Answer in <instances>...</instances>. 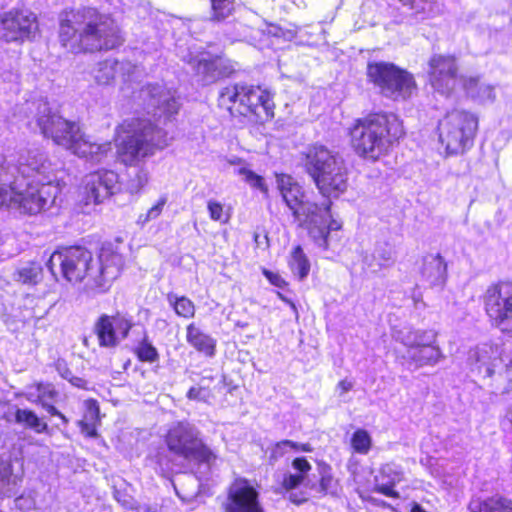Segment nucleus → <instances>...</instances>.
Masks as SVG:
<instances>
[{"label":"nucleus","instance_id":"11","mask_svg":"<svg viewBox=\"0 0 512 512\" xmlns=\"http://www.w3.org/2000/svg\"><path fill=\"white\" fill-rule=\"evenodd\" d=\"M367 81L393 101L410 99L418 90L414 75L392 62L373 61L366 67Z\"/></svg>","mask_w":512,"mask_h":512},{"label":"nucleus","instance_id":"64","mask_svg":"<svg viewBox=\"0 0 512 512\" xmlns=\"http://www.w3.org/2000/svg\"><path fill=\"white\" fill-rule=\"evenodd\" d=\"M304 501L305 500H299V501H295V503L299 505V504L303 503Z\"/></svg>","mask_w":512,"mask_h":512},{"label":"nucleus","instance_id":"47","mask_svg":"<svg viewBox=\"0 0 512 512\" xmlns=\"http://www.w3.org/2000/svg\"><path fill=\"white\" fill-rule=\"evenodd\" d=\"M367 501L369 503H371L372 505L376 506V507H380V508H383V509H390L392 510V506L387 503L386 501H383V500H379V499H376V498H373V497H369L367 498Z\"/></svg>","mask_w":512,"mask_h":512},{"label":"nucleus","instance_id":"22","mask_svg":"<svg viewBox=\"0 0 512 512\" xmlns=\"http://www.w3.org/2000/svg\"><path fill=\"white\" fill-rule=\"evenodd\" d=\"M380 474L388 479L386 484H375L373 491L389 498L399 499L400 493L396 490V484L403 480V472L393 463H385L379 469Z\"/></svg>","mask_w":512,"mask_h":512},{"label":"nucleus","instance_id":"63","mask_svg":"<svg viewBox=\"0 0 512 512\" xmlns=\"http://www.w3.org/2000/svg\"><path fill=\"white\" fill-rule=\"evenodd\" d=\"M187 395H188L189 397H191V395H192V388L188 390Z\"/></svg>","mask_w":512,"mask_h":512},{"label":"nucleus","instance_id":"40","mask_svg":"<svg viewBox=\"0 0 512 512\" xmlns=\"http://www.w3.org/2000/svg\"><path fill=\"white\" fill-rule=\"evenodd\" d=\"M215 459L216 456L207 446L194 441V461L210 465Z\"/></svg>","mask_w":512,"mask_h":512},{"label":"nucleus","instance_id":"12","mask_svg":"<svg viewBox=\"0 0 512 512\" xmlns=\"http://www.w3.org/2000/svg\"><path fill=\"white\" fill-rule=\"evenodd\" d=\"M38 30V18L32 11L12 8L0 13V41L23 44L33 40Z\"/></svg>","mask_w":512,"mask_h":512},{"label":"nucleus","instance_id":"57","mask_svg":"<svg viewBox=\"0 0 512 512\" xmlns=\"http://www.w3.org/2000/svg\"><path fill=\"white\" fill-rule=\"evenodd\" d=\"M298 451L312 452L313 448L309 443H302V444H299Z\"/></svg>","mask_w":512,"mask_h":512},{"label":"nucleus","instance_id":"41","mask_svg":"<svg viewBox=\"0 0 512 512\" xmlns=\"http://www.w3.org/2000/svg\"><path fill=\"white\" fill-rule=\"evenodd\" d=\"M261 272L270 285L284 290H287L289 288V282L285 278H283L278 272L271 271L267 268H262Z\"/></svg>","mask_w":512,"mask_h":512},{"label":"nucleus","instance_id":"50","mask_svg":"<svg viewBox=\"0 0 512 512\" xmlns=\"http://www.w3.org/2000/svg\"><path fill=\"white\" fill-rule=\"evenodd\" d=\"M277 297L283 301L285 304H287L296 314L298 313L296 304L289 298H287L283 293L277 292Z\"/></svg>","mask_w":512,"mask_h":512},{"label":"nucleus","instance_id":"2","mask_svg":"<svg viewBox=\"0 0 512 512\" xmlns=\"http://www.w3.org/2000/svg\"><path fill=\"white\" fill-rule=\"evenodd\" d=\"M100 264L93 253L83 245H62L56 248L47 261L52 271L58 265L62 278L71 284L86 281L88 288L96 293L107 292L125 267V258L112 247H103Z\"/></svg>","mask_w":512,"mask_h":512},{"label":"nucleus","instance_id":"29","mask_svg":"<svg viewBox=\"0 0 512 512\" xmlns=\"http://www.w3.org/2000/svg\"><path fill=\"white\" fill-rule=\"evenodd\" d=\"M372 437L370 433L363 429H356L350 438V446L354 453L366 455L372 448Z\"/></svg>","mask_w":512,"mask_h":512},{"label":"nucleus","instance_id":"48","mask_svg":"<svg viewBox=\"0 0 512 512\" xmlns=\"http://www.w3.org/2000/svg\"><path fill=\"white\" fill-rule=\"evenodd\" d=\"M50 416H59L60 410L56 408L53 404H48L47 402L39 404Z\"/></svg>","mask_w":512,"mask_h":512},{"label":"nucleus","instance_id":"8","mask_svg":"<svg viewBox=\"0 0 512 512\" xmlns=\"http://www.w3.org/2000/svg\"><path fill=\"white\" fill-rule=\"evenodd\" d=\"M37 124L46 137L79 158L99 163L112 149L110 141L98 143L84 133L78 123L50 111L41 114Z\"/></svg>","mask_w":512,"mask_h":512},{"label":"nucleus","instance_id":"26","mask_svg":"<svg viewBox=\"0 0 512 512\" xmlns=\"http://www.w3.org/2000/svg\"><path fill=\"white\" fill-rule=\"evenodd\" d=\"M288 265L292 271H297V277L300 281L304 280L310 272V263L302 247L296 245L291 251V259Z\"/></svg>","mask_w":512,"mask_h":512},{"label":"nucleus","instance_id":"14","mask_svg":"<svg viewBox=\"0 0 512 512\" xmlns=\"http://www.w3.org/2000/svg\"><path fill=\"white\" fill-rule=\"evenodd\" d=\"M133 327L131 317L122 312L101 314L94 323L93 331L101 348H116L125 340Z\"/></svg>","mask_w":512,"mask_h":512},{"label":"nucleus","instance_id":"49","mask_svg":"<svg viewBox=\"0 0 512 512\" xmlns=\"http://www.w3.org/2000/svg\"><path fill=\"white\" fill-rule=\"evenodd\" d=\"M501 423L508 425L512 429V405L506 409L501 418Z\"/></svg>","mask_w":512,"mask_h":512},{"label":"nucleus","instance_id":"6","mask_svg":"<svg viewBox=\"0 0 512 512\" xmlns=\"http://www.w3.org/2000/svg\"><path fill=\"white\" fill-rule=\"evenodd\" d=\"M117 160L126 167L137 166L167 146V133L149 118L123 120L114 130Z\"/></svg>","mask_w":512,"mask_h":512},{"label":"nucleus","instance_id":"52","mask_svg":"<svg viewBox=\"0 0 512 512\" xmlns=\"http://www.w3.org/2000/svg\"><path fill=\"white\" fill-rule=\"evenodd\" d=\"M269 33L273 34L276 37L284 35L283 30L276 25H270Z\"/></svg>","mask_w":512,"mask_h":512},{"label":"nucleus","instance_id":"60","mask_svg":"<svg viewBox=\"0 0 512 512\" xmlns=\"http://www.w3.org/2000/svg\"><path fill=\"white\" fill-rule=\"evenodd\" d=\"M187 340L192 341V324L187 326Z\"/></svg>","mask_w":512,"mask_h":512},{"label":"nucleus","instance_id":"35","mask_svg":"<svg viewBox=\"0 0 512 512\" xmlns=\"http://www.w3.org/2000/svg\"><path fill=\"white\" fill-rule=\"evenodd\" d=\"M33 387L37 391V404L53 401L58 396V391L51 383L36 382L33 384Z\"/></svg>","mask_w":512,"mask_h":512},{"label":"nucleus","instance_id":"38","mask_svg":"<svg viewBox=\"0 0 512 512\" xmlns=\"http://www.w3.org/2000/svg\"><path fill=\"white\" fill-rule=\"evenodd\" d=\"M165 204V197H161L160 199H158V201L146 213L140 214L138 216L137 224L140 226H144L149 221L158 218L161 215Z\"/></svg>","mask_w":512,"mask_h":512},{"label":"nucleus","instance_id":"18","mask_svg":"<svg viewBox=\"0 0 512 512\" xmlns=\"http://www.w3.org/2000/svg\"><path fill=\"white\" fill-rule=\"evenodd\" d=\"M195 71L200 80L206 84L219 79L230 78L236 75L238 69L235 62L223 56L208 55L197 61Z\"/></svg>","mask_w":512,"mask_h":512},{"label":"nucleus","instance_id":"16","mask_svg":"<svg viewBox=\"0 0 512 512\" xmlns=\"http://www.w3.org/2000/svg\"><path fill=\"white\" fill-rule=\"evenodd\" d=\"M118 175L107 169L88 173L82 182L81 193L85 204H100L114 193Z\"/></svg>","mask_w":512,"mask_h":512},{"label":"nucleus","instance_id":"23","mask_svg":"<svg viewBox=\"0 0 512 512\" xmlns=\"http://www.w3.org/2000/svg\"><path fill=\"white\" fill-rule=\"evenodd\" d=\"M84 419L78 422L82 434L87 438L98 437L97 425L100 423V407L96 399H87L84 402Z\"/></svg>","mask_w":512,"mask_h":512},{"label":"nucleus","instance_id":"15","mask_svg":"<svg viewBox=\"0 0 512 512\" xmlns=\"http://www.w3.org/2000/svg\"><path fill=\"white\" fill-rule=\"evenodd\" d=\"M224 512H265L260 495L251 481L236 477L227 489Z\"/></svg>","mask_w":512,"mask_h":512},{"label":"nucleus","instance_id":"54","mask_svg":"<svg viewBox=\"0 0 512 512\" xmlns=\"http://www.w3.org/2000/svg\"><path fill=\"white\" fill-rule=\"evenodd\" d=\"M410 512H427L419 503L412 502L410 504Z\"/></svg>","mask_w":512,"mask_h":512},{"label":"nucleus","instance_id":"36","mask_svg":"<svg viewBox=\"0 0 512 512\" xmlns=\"http://www.w3.org/2000/svg\"><path fill=\"white\" fill-rule=\"evenodd\" d=\"M168 300L172 304L177 315L190 318L192 316V302L187 297H176L168 295Z\"/></svg>","mask_w":512,"mask_h":512},{"label":"nucleus","instance_id":"10","mask_svg":"<svg viewBox=\"0 0 512 512\" xmlns=\"http://www.w3.org/2000/svg\"><path fill=\"white\" fill-rule=\"evenodd\" d=\"M45 162L36 157L27 158L19 163V170L32 178L27 181L24 189L20 190L19 212L33 216L48 210L55 202L58 187L50 179L44 181L46 173Z\"/></svg>","mask_w":512,"mask_h":512},{"label":"nucleus","instance_id":"19","mask_svg":"<svg viewBox=\"0 0 512 512\" xmlns=\"http://www.w3.org/2000/svg\"><path fill=\"white\" fill-rule=\"evenodd\" d=\"M420 274L429 286H443L447 280V264L439 253L428 254L423 257Z\"/></svg>","mask_w":512,"mask_h":512},{"label":"nucleus","instance_id":"59","mask_svg":"<svg viewBox=\"0 0 512 512\" xmlns=\"http://www.w3.org/2000/svg\"><path fill=\"white\" fill-rule=\"evenodd\" d=\"M57 418H59L64 425H67L69 423V419L62 412H60Z\"/></svg>","mask_w":512,"mask_h":512},{"label":"nucleus","instance_id":"25","mask_svg":"<svg viewBox=\"0 0 512 512\" xmlns=\"http://www.w3.org/2000/svg\"><path fill=\"white\" fill-rule=\"evenodd\" d=\"M14 421L38 434L49 432L48 424L29 408H17L14 412Z\"/></svg>","mask_w":512,"mask_h":512},{"label":"nucleus","instance_id":"56","mask_svg":"<svg viewBox=\"0 0 512 512\" xmlns=\"http://www.w3.org/2000/svg\"><path fill=\"white\" fill-rule=\"evenodd\" d=\"M495 366H496L495 364H494V365H492V366H488V365H486V366H485L484 375H485V376H487V377H491V376H493V375H494V373H495Z\"/></svg>","mask_w":512,"mask_h":512},{"label":"nucleus","instance_id":"45","mask_svg":"<svg viewBox=\"0 0 512 512\" xmlns=\"http://www.w3.org/2000/svg\"><path fill=\"white\" fill-rule=\"evenodd\" d=\"M461 81V87L464 91L470 92L478 88L480 79L478 76H461L459 77Z\"/></svg>","mask_w":512,"mask_h":512},{"label":"nucleus","instance_id":"30","mask_svg":"<svg viewBox=\"0 0 512 512\" xmlns=\"http://www.w3.org/2000/svg\"><path fill=\"white\" fill-rule=\"evenodd\" d=\"M237 0H210L211 20L221 22L232 15L236 8Z\"/></svg>","mask_w":512,"mask_h":512},{"label":"nucleus","instance_id":"7","mask_svg":"<svg viewBox=\"0 0 512 512\" xmlns=\"http://www.w3.org/2000/svg\"><path fill=\"white\" fill-rule=\"evenodd\" d=\"M305 172L326 201L339 198L349 187V170L343 157L323 144H312L302 152Z\"/></svg>","mask_w":512,"mask_h":512},{"label":"nucleus","instance_id":"43","mask_svg":"<svg viewBox=\"0 0 512 512\" xmlns=\"http://www.w3.org/2000/svg\"><path fill=\"white\" fill-rule=\"evenodd\" d=\"M304 479L305 476L302 474H286L283 476L281 487L286 491H290L300 486Z\"/></svg>","mask_w":512,"mask_h":512},{"label":"nucleus","instance_id":"51","mask_svg":"<svg viewBox=\"0 0 512 512\" xmlns=\"http://www.w3.org/2000/svg\"><path fill=\"white\" fill-rule=\"evenodd\" d=\"M352 387V382L347 379H342L338 382V388L340 389L341 393H346L350 391Z\"/></svg>","mask_w":512,"mask_h":512},{"label":"nucleus","instance_id":"4","mask_svg":"<svg viewBox=\"0 0 512 512\" xmlns=\"http://www.w3.org/2000/svg\"><path fill=\"white\" fill-rule=\"evenodd\" d=\"M276 183L293 218L300 221V226L307 230L315 243L327 249L330 232L342 228L341 223L332 216V201L323 204L309 201L303 186L289 174H276Z\"/></svg>","mask_w":512,"mask_h":512},{"label":"nucleus","instance_id":"13","mask_svg":"<svg viewBox=\"0 0 512 512\" xmlns=\"http://www.w3.org/2000/svg\"><path fill=\"white\" fill-rule=\"evenodd\" d=\"M427 82L431 88L446 97L452 95L460 77V66L455 54L435 53L428 60Z\"/></svg>","mask_w":512,"mask_h":512},{"label":"nucleus","instance_id":"53","mask_svg":"<svg viewBox=\"0 0 512 512\" xmlns=\"http://www.w3.org/2000/svg\"><path fill=\"white\" fill-rule=\"evenodd\" d=\"M279 444L288 446V447L292 448L293 450L298 451L299 444L292 440H287V439L282 440Z\"/></svg>","mask_w":512,"mask_h":512},{"label":"nucleus","instance_id":"1","mask_svg":"<svg viewBox=\"0 0 512 512\" xmlns=\"http://www.w3.org/2000/svg\"><path fill=\"white\" fill-rule=\"evenodd\" d=\"M58 43L72 55H91L119 49L125 37L115 17L97 6L64 10L59 17Z\"/></svg>","mask_w":512,"mask_h":512},{"label":"nucleus","instance_id":"39","mask_svg":"<svg viewBox=\"0 0 512 512\" xmlns=\"http://www.w3.org/2000/svg\"><path fill=\"white\" fill-rule=\"evenodd\" d=\"M404 7L415 13L431 11L437 0H398Z\"/></svg>","mask_w":512,"mask_h":512},{"label":"nucleus","instance_id":"55","mask_svg":"<svg viewBox=\"0 0 512 512\" xmlns=\"http://www.w3.org/2000/svg\"><path fill=\"white\" fill-rule=\"evenodd\" d=\"M228 163H229L230 165H233V166H235V165H242V164H244V163H245V160H244V159H242V158H240V157H234V158H232V159H229V160H228Z\"/></svg>","mask_w":512,"mask_h":512},{"label":"nucleus","instance_id":"20","mask_svg":"<svg viewBox=\"0 0 512 512\" xmlns=\"http://www.w3.org/2000/svg\"><path fill=\"white\" fill-rule=\"evenodd\" d=\"M168 449L176 455L187 458L192 453V435L182 424L169 429L166 435Z\"/></svg>","mask_w":512,"mask_h":512},{"label":"nucleus","instance_id":"3","mask_svg":"<svg viewBox=\"0 0 512 512\" xmlns=\"http://www.w3.org/2000/svg\"><path fill=\"white\" fill-rule=\"evenodd\" d=\"M405 135L399 116L383 110L370 111L355 118L347 129L351 150L358 158L370 163L390 155Z\"/></svg>","mask_w":512,"mask_h":512},{"label":"nucleus","instance_id":"5","mask_svg":"<svg viewBox=\"0 0 512 512\" xmlns=\"http://www.w3.org/2000/svg\"><path fill=\"white\" fill-rule=\"evenodd\" d=\"M274 98L275 93L264 84L235 81L220 88L217 106L231 118L263 125L275 118Z\"/></svg>","mask_w":512,"mask_h":512},{"label":"nucleus","instance_id":"34","mask_svg":"<svg viewBox=\"0 0 512 512\" xmlns=\"http://www.w3.org/2000/svg\"><path fill=\"white\" fill-rule=\"evenodd\" d=\"M194 348L203 356L211 357L215 354L216 341L212 337L198 332L194 334Z\"/></svg>","mask_w":512,"mask_h":512},{"label":"nucleus","instance_id":"42","mask_svg":"<svg viewBox=\"0 0 512 512\" xmlns=\"http://www.w3.org/2000/svg\"><path fill=\"white\" fill-rule=\"evenodd\" d=\"M500 376L502 377L505 385L503 387V394H511L512 393V354L508 358L507 361L504 362V366L500 372Z\"/></svg>","mask_w":512,"mask_h":512},{"label":"nucleus","instance_id":"37","mask_svg":"<svg viewBox=\"0 0 512 512\" xmlns=\"http://www.w3.org/2000/svg\"><path fill=\"white\" fill-rule=\"evenodd\" d=\"M207 209L209 212V217L213 221H217L220 223H227L230 219V213L228 210H225L224 205L216 200H209L207 203Z\"/></svg>","mask_w":512,"mask_h":512},{"label":"nucleus","instance_id":"46","mask_svg":"<svg viewBox=\"0 0 512 512\" xmlns=\"http://www.w3.org/2000/svg\"><path fill=\"white\" fill-rule=\"evenodd\" d=\"M292 466L294 469H296L299 473L305 476L310 470H311V464L308 462V460L305 457H296L292 461Z\"/></svg>","mask_w":512,"mask_h":512},{"label":"nucleus","instance_id":"21","mask_svg":"<svg viewBox=\"0 0 512 512\" xmlns=\"http://www.w3.org/2000/svg\"><path fill=\"white\" fill-rule=\"evenodd\" d=\"M470 512H512V499L501 494L489 497H473L469 501Z\"/></svg>","mask_w":512,"mask_h":512},{"label":"nucleus","instance_id":"58","mask_svg":"<svg viewBox=\"0 0 512 512\" xmlns=\"http://www.w3.org/2000/svg\"><path fill=\"white\" fill-rule=\"evenodd\" d=\"M253 241L256 247H259L262 244L261 235L258 232H254Z\"/></svg>","mask_w":512,"mask_h":512},{"label":"nucleus","instance_id":"44","mask_svg":"<svg viewBox=\"0 0 512 512\" xmlns=\"http://www.w3.org/2000/svg\"><path fill=\"white\" fill-rule=\"evenodd\" d=\"M326 472L321 474L319 479V490L323 495H326L332 487L334 481L332 474L330 473V467L326 466Z\"/></svg>","mask_w":512,"mask_h":512},{"label":"nucleus","instance_id":"62","mask_svg":"<svg viewBox=\"0 0 512 512\" xmlns=\"http://www.w3.org/2000/svg\"><path fill=\"white\" fill-rule=\"evenodd\" d=\"M262 237L265 240L266 245L268 246L269 245V238H268L267 232L264 231Z\"/></svg>","mask_w":512,"mask_h":512},{"label":"nucleus","instance_id":"17","mask_svg":"<svg viewBox=\"0 0 512 512\" xmlns=\"http://www.w3.org/2000/svg\"><path fill=\"white\" fill-rule=\"evenodd\" d=\"M483 310L489 323L512 304V281L491 283L481 296Z\"/></svg>","mask_w":512,"mask_h":512},{"label":"nucleus","instance_id":"31","mask_svg":"<svg viewBox=\"0 0 512 512\" xmlns=\"http://www.w3.org/2000/svg\"><path fill=\"white\" fill-rule=\"evenodd\" d=\"M414 358L419 362L421 366L432 365L438 362L441 358L440 349L431 344L421 345L416 349Z\"/></svg>","mask_w":512,"mask_h":512},{"label":"nucleus","instance_id":"9","mask_svg":"<svg viewBox=\"0 0 512 512\" xmlns=\"http://www.w3.org/2000/svg\"><path fill=\"white\" fill-rule=\"evenodd\" d=\"M477 113L463 108L445 112L437 124L438 140L447 156L463 155L474 146L479 131Z\"/></svg>","mask_w":512,"mask_h":512},{"label":"nucleus","instance_id":"61","mask_svg":"<svg viewBox=\"0 0 512 512\" xmlns=\"http://www.w3.org/2000/svg\"><path fill=\"white\" fill-rule=\"evenodd\" d=\"M382 258L386 261H391L392 260V257H391V254L389 252L387 253H383L382 254Z\"/></svg>","mask_w":512,"mask_h":512},{"label":"nucleus","instance_id":"32","mask_svg":"<svg viewBox=\"0 0 512 512\" xmlns=\"http://www.w3.org/2000/svg\"><path fill=\"white\" fill-rule=\"evenodd\" d=\"M237 174L243 176V180L249 184L251 188L259 190L263 195L268 196L269 187L261 175L247 167L239 168Z\"/></svg>","mask_w":512,"mask_h":512},{"label":"nucleus","instance_id":"33","mask_svg":"<svg viewBox=\"0 0 512 512\" xmlns=\"http://www.w3.org/2000/svg\"><path fill=\"white\" fill-rule=\"evenodd\" d=\"M503 336L512 339V304L490 322Z\"/></svg>","mask_w":512,"mask_h":512},{"label":"nucleus","instance_id":"27","mask_svg":"<svg viewBox=\"0 0 512 512\" xmlns=\"http://www.w3.org/2000/svg\"><path fill=\"white\" fill-rule=\"evenodd\" d=\"M20 189L15 182L0 184V210L15 209L19 211Z\"/></svg>","mask_w":512,"mask_h":512},{"label":"nucleus","instance_id":"24","mask_svg":"<svg viewBox=\"0 0 512 512\" xmlns=\"http://www.w3.org/2000/svg\"><path fill=\"white\" fill-rule=\"evenodd\" d=\"M43 276V267L37 261H29L25 266L19 267L13 272V280L27 287H34L40 284Z\"/></svg>","mask_w":512,"mask_h":512},{"label":"nucleus","instance_id":"28","mask_svg":"<svg viewBox=\"0 0 512 512\" xmlns=\"http://www.w3.org/2000/svg\"><path fill=\"white\" fill-rule=\"evenodd\" d=\"M133 353L140 362L154 363L159 360V353L147 335L133 348Z\"/></svg>","mask_w":512,"mask_h":512}]
</instances>
